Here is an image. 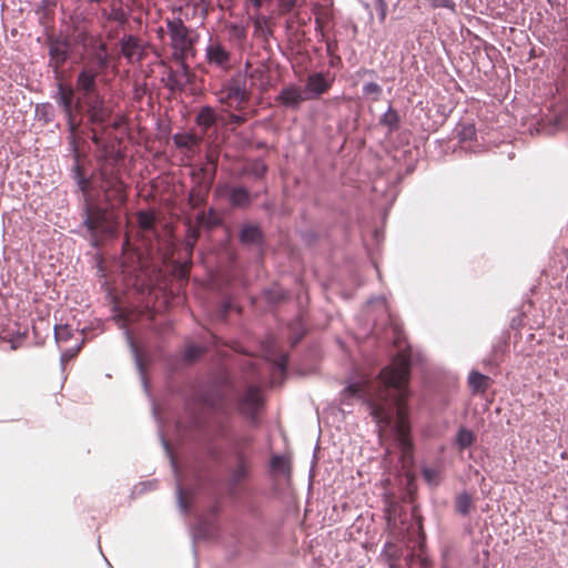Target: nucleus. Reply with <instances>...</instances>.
I'll use <instances>...</instances> for the list:
<instances>
[{"instance_id": "f257e3e1", "label": "nucleus", "mask_w": 568, "mask_h": 568, "mask_svg": "<svg viewBox=\"0 0 568 568\" xmlns=\"http://www.w3.org/2000/svg\"><path fill=\"white\" fill-rule=\"evenodd\" d=\"M409 375L410 356L402 352L381 371L377 381L372 384L354 383L345 389L351 396L367 399L371 414L381 428L388 427L396 417L394 430L403 458L410 457L413 453L407 407Z\"/></svg>"}, {"instance_id": "f03ea898", "label": "nucleus", "mask_w": 568, "mask_h": 568, "mask_svg": "<svg viewBox=\"0 0 568 568\" xmlns=\"http://www.w3.org/2000/svg\"><path fill=\"white\" fill-rule=\"evenodd\" d=\"M166 29L171 40L173 60L194 58V45L199 39L196 31L186 27L180 18L168 19Z\"/></svg>"}, {"instance_id": "7ed1b4c3", "label": "nucleus", "mask_w": 568, "mask_h": 568, "mask_svg": "<svg viewBox=\"0 0 568 568\" xmlns=\"http://www.w3.org/2000/svg\"><path fill=\"white\" fill-rule=\"evenodd\" d=\"M320 95V72L308 77L305 87L287 85L283 88L277 97V101L290 109H297L302 102L315 99Z\"/></svg>"}, {"instance_id": "20e7f679", "label": "nucleus", "mask_w": 568, "mask_h": 568, "mask_svg": "<svg viewBox=\"0 0 568 568\" xmlns=\"http://www.w3.org/2000/svg\"><path fill=\"white\" fill-rule=\"evenodd\" d=\"M215 94L220 103L236 110L242 109L250 101L245 75L232 77Z\"/></svg>"}, {"instance_id": "39448f33", "label": "nucleus", "mask_w": 568, "mask_h": 568, "mask_svg": "<svg viewBox=\"0 0 568 568\" xmlns=\"http://www.w3.org/2000/svg\"><path fill=\"white\" fill-rule=\"evenodd\" d=\"M100 189L111 207L121 205L126 200L124 183L108 164H103L100 169Z\"/></svg>"}, {"instance_id": "423d86ee", "label": "nucleus", "mask_w": 568, "mask_h": 568, "mask_svg": "<svg viewBox=\"0 0 568 568\" xmlns=\"http://www.w3.org/2000/svg\"><path fill=\"white\" fill-rule=\"evenodd\" d=\"M84 213V224L92 235L111 234L114 232L113 223L105 209L87 203Z\"/></svg>"}, {"instance_id": "0eeeda50", "label": "nucleus", "mask_w": 568, "mask_h": 568, "mask_svg": "<svg viewBox=\"0 0 568 568\" xmlns=\"http://www.w3.org/2000/svg\"><path fill=\"white\" fill-rule=\"evenodd\" d=\"M250 438L243 442H236L234 445L235 465L230 469L229 487L232 494H235L236 487L248 478L251 459L242 450V445H248Z\"/></svg>"}, {"instance_id": "6e6552de", "label": "nucleus", "mask_w": 568, "mask_h": 568, "mask_svg": "<svg viewBox=\"0 0 568 568\" xmlns=\"http://www.w3.org/2000/svg\"><path fill=\"white\" fill-rule=\"evenodd\" d=\"M232 52L219 38H210L205 48V61L222 72H227L232 68Z\"/></svg>"}, {"instance_id": "1a4fd4ad", "label": "nucleus", "mask_w": 568, "mask_h": 568, "mask_svg": "<svg viewBox=\"0 0 568 568\" xmlns=\"http://www.w3.org/2000/svg\"><path fill=\"white\" fill-rule=\"evenodd\" d=\"M71 52V44L64 38L49 39V67L53 69L55 78L60 77L61 68L68 61Z\"/></svg>"}, {"instance_id": "9d476101", "label": "nucleus", "mask_w": 568, "mask_h": 568, "mask_svg": "<svg viewBox=\"0 0 568 568\" xmlns=\"http://www.w3.org/2000/svg\"><path fill=\"white\" fill-rule=\"evenodd\" d=\"M174 61L178 68L169 70L165 85L171 91H183L192 82L194 74L186 62L187 60Z\"/></svg>"}, {"instance_id": "9b49d317", "label": "nucleus", "mask_w": 568, "mask_h": 568, "mask_svg": "<svg viewBox=\"0 0 568 568\" xmlns=\"http://www.w3.org/2000/svg\"><path fill=\"white\" fill-rule=\"evenodd\" d=\"M120 48L122 55L129 63L140 62L145 55L143 41L133 34H124L120 39Z\"/></svg>"}, {"instance_id": "f8f14e48", "label": "nucleus", "mask_w": 568, "mask_h": 568, "mask_svg": "<svg viewBox=\"0 0 568 568\" xmlns=\"http://www.w3.org/2000/svg\"><path fill=\"white\" fill-rule=\"evenodd\" d=\"M99 72L92 67H82L79 71L75 80V89L81 98L95 94L99 92L98 90V79Z\"/></svg>"}, {"instance_id": "ddd939ff", "label": "nucleus", "mask_w": 568, "mask_h": 568, "mask_svg": "<svg viewBox=\"0 0 568 568\" xmlns=\"http://www.w3.org/2000/svg\"><path fill=\"white\" fill-rule=\"evenodd\" d=\"M91 45L92 50L83 67H92L100 73L109 65L110 55L108 52V45L100 39H92Z\"/></svg>"}, {"instance_id": "4468645a", "label": "nucleus", "mask_w": 568, "mask_h": 568, "mask_svg": "<svg viewBox=\"0 0 568 568\" xmlns=\"http://www.w3.org/2000/svg\"><path fill=\"white\" fill-rule=\"evenodd\" d=\"M263 351L265 358L273 364L274 372L284 374L287 364V354L277 351L275 338L268 337L263 342Z\"/></svg>"}, {"instance_id": "2eb2a0df", "label": "nucleus", "mask_w": 568, "mask_h": 568, "mask_svg": "<svg viewBox=\"0 0 568 568\" xmlns=\"http://www.w3.org/2000/svg\"><path fill=\"white\" fill-rule=\"evenodd\" d=\"M262 405L260 388L248 386L243 396L239 399V410L247 417H254Z\"/></svg>"}, {"instance_id": "dca6fc26", "label": "nucleus", "mask_w": 568, "mask_h": 568, "mask_svg": "<svg viewBox=\"0 0 568 568\" xmlns=\"http://www.w3.org/2000/svg\"><path fill=\"white\" fill-rule=\"evenodd\" d=\"M74 89L72 87H65L62 83H58L55 100L62 108L65 116H70L74 113L75 109L81 108V98L74 104Z\"/></svg>"}, {"instance_id": "f3484780", "label": "nucleus", "mask_w": 568, "mask_h": 568, "mask_svg": "<svg viewBox=\"0 0 568 568\" xmlns=\"http://www.w3.org/2000/svg\"><path fill=\"white\" fill-rule=\"evenodd\" d=\"M223 190L233 207L246 209L250 206L252 200L246 187L225 185Z\"/></svg>"}, {"instance_id": "a211bd4d", "label": "nucleus", "mask_w": 568, "mask_h": 568, "mask_svg": "<svg viewBox=\"0 0 568 568\" xmlns=\"http://www.w3.org/2000/svg\"><path fill=\"white\" fill-rule=\"evenodd\" d=\"M195 123L201 128L205 134L211 128L217 123V114L213 108L205 105L202 106L195 118Z\"/></svg>"}, {"instance_id": "6ab92c4d", "label": "nucleus", "mask_w": 568, "mask_h": 568, "mask_svg": "<svg viewBox=\"0 0 568 568\" xmlns=\"http://www.w3.org/2000/svg\"><path fill=\"white\" fill-rule=\"evenodd\" d=\"M262 231L257 225L244 224L240 232V241L245 245H260L262 243Z\"/></svg>"}, {"instance_id": "aec40b11", "label": "nucleus", "mask_w": 568, "mask_h": 568, "mask_svg": "<svg viewBox=\"0 0 568 568\" xmlns=\"http://www.w3.org/2000/svg\"><path fill=\"white\" fill-rule=\"evenodd\" d=\"M491 379L477 371L470 372L468 376V385L473 393L484 394L490 386Z\"/></svg>"}, {"instance_id": "412c9836", "label": "nucleus", "mask_w": 568, "mask_h": 568, "mask_svg": "<svg viewBox=\"0 0 568 568\" xmlns=\"http://www.w3.org/2000/svg\"><path fill=\"white\" fill-rule=\"evenodd\" d=\"M267 172V165L261 159H254L246 163L242 170L243 174H248L255 180H261Z\"/></svg>"}, {"instance_id": "4be33fe9", "label": "nucleus", "mask_w": 568, "mask_h": 568, "mask_svg": "<svg viewBox=\"0 0 568 568\" xmlns=\"http://www.w3.org/2000/svg\"><path fill=\"white\" fill-rule=\"evenodd\" d=\"M81 101L87 108L88 115L105 108L104 98L100 92L81 98Z\"/></svg>"}, {"instance_id": "5701e85b", "label": "nucleus", "mask_w": 568, "mask_h": 568, "mask_svg": "<svg viewBox=\"0 0 568 568\" xmlns=\"http://www.w3.org/2000/svg\"><path fill=\"white\" fill-rule=\"evenodd\" d=\"M101 14L108 21H114L120 24H124L126 22V13L120 6L111 4L110 9H103Z\"/></svg>"}, {"instance_id": "b1692460", "label": "nucleus", "mask_w": 568, "mask_h": 568, "mask_svg": "<svg viewBox=\"0 0 568 568\" xmlns=\"http://www.w3.org/2000/svg\"><path fill=\"white\" fill-rule=\"evenodd\" d=\"M475 439L476 437L471 430L465 427H460L456 436V445L460 450H464L470 447L474 444Z\"/></svg>"}, {"instance_id": "393cba45", "label": "nucleus", "mask_w": 568, "mask_h": 568, "mask_svg": "<svg viewBox=\"0 0 568 568\" xmlns=\"http://www.w3.org/2000/svg\"><path fill=\"white\" fill-rule=\"evenodd\" d=\"M138 224L142 231L151 232L154 230L155 215L150 211H140L138 213Z\"/></svg>"}, {"instance_id": "a878e982", "label": "nucleus", "mask_w": 568, "mask_h": 568, "mask_svg": "<svg viewBox=\"0 0 568 568\" xmlns=\"http://www.w3.org/2000/svg\"><path fill=\"white\" fill-rule=\"evenodd\" d=\"M471 506H473V498L468 493H462V494L457 495L456 501H455V507L459 514H462L463 516L468 515Z\"/></svg>"}, {"instance_id": "bb28decb", "label": "nucleus", "mask_w": 568, "mask_h": 568, "mask_svg": "<svg viewBox=\"0 0 568 568\" xmlns=\"http://www.w3.org/2000/svg\"><path fill=\"white\" fill-rule=\"evenodd\" d=\"M174 143L180 149H192L200 143V138L193 134H176Z\"/></svg>"}, {"instance_id": "cd10ccee", "label": "nucleus", "mask_w": 568, "mask_h": 568, "mask_svg": "<svg viewBox=\"0 0 568 568\" xmlns=\"http://www.w3.org/2000/svg\"><path fill=\"white\" fill-rule=\"evenodd\" d=\"M271 468L273 471L288 475L290 474V462L284 456L275 455L271 459Z\"/></svg>"}, {"instance_id": "c85d7f7f", "label": "nucleus", "mask_w": 568, "mask_h": 568, "mask_svg": "<svg viewBox=\"0 0 568 568\" xmlns=\"http://www.w3.org/2000/svg\"><path fill=\"white\" fill-rule=\"evenodd\" d=\"M202 400L205 406L220 410L224 408V398L220 392H215L214 394H206L202 397Z\"/></svg>"}, {"instance_id": "c756f323", "label": "nucleus", "mask_w": 568, "mask_h": 568, "mask_svg": "<svg viewBox=\"0 0 568 568\" xmlns=\"http://www.w3.org/2000/svg\"><path fill=\"white\" fill-rule=\"evenodd\" d=\"M290 331L292 333L291 344L295 346L304 336L305 327L301 318H297L290 325Z\"/></svg>"}, {"instance_id": "7c9ffc66", "label": "nucleus", "mask_w": 568, "mask_h": 568, "mask_svg": "<svg viewBox=\"0 0 568 568\" xmlns=\"http://www.w3.org/2000/svg\"><path fill=\"white\" fill-rule=\"evenodd\" d=\"M176 496L181 511L186 514L190 508L189 491L182 487L181 480L179 478L176 484Z\"/></svg>"}, {"instance_id": "2f4dec72", "label": "nucleus", "mask_w": 568, "mask_h": 568, "mask_svg": "<svg viewBox=\"0 0 568 568\" xmlns=\"http://www.w3.org/2000/svg\"><path fill=\"white\" fill-rule=\"evenodd\" d=\"M197 222L206 227H213L219 224L220 220L214 210L202 212L197 215Z\"/></svg>"}, {"instance_id": "473e14b6", "label": "nucleus", "mask_w": 568, "mask_h": 568, "mask_svg": "<svg viewBox=\"0 0 568 568\" xmlns=\"http://www.w3.org/2000/svg\"><path fill=\"white\" fill-rule=\"evenodd\" d=\"M54 337L58 343L67 342L72 337V328L69 325H57Z\"/></svg>"}, {"instance_id": "72a5a7b5", "label": "nucleus", "mask_w": 568, "mask_h": 568, "mask_svg": "<svg viewBox=\"0 0 568 568\" xmlns=\"http://www.w3.org/2000/svg\"><path fill=\"white\" fill-rule=\"evenodd\" d=\"M363 92L365 95L372 97L373 101H378L382 94V87L376 82H368L364 85Z\"/></svg>"}, {"instance_id": "f704fd0d", "label": "nucleus", "mask_w": 568, "mask_h": 568, "mask_svg": "<svg viewBox=\"0 0 568 568\" xmlns=\"http://www.w3.org/2000/svg\"><path fill=\"white\" fill-rule=\"evenodd\" d=\"M73 172H74V179L77 180L78 185L84 192L88 189L90 181H89V179L85 178V175L78 162L75 163V165L73 168Z\"/></svg>"}, {"instance_id": "c9c22d12", "label": "nucleus", "mask_w": 568, "mask_h": 568, "mask_svg": "<svg viewBox=\"0 0 568 568\" xmlns=\"http://www.w3.org/2000/svg\"><path fill=\"white\" fill-rule=\"evenodd\" d=\"M422 475L429 485L437 486L440 481L439 471L434 468H424Z\"/></svg>"}, {"instance_id": "e433bc0d", "label": "nucleus", "mask_w": 568, "mask_h": 568, "mask_svg": "<svg viewBox=\"0 0 568 568\" xmlns=\"http://www.w3.org/2000/svg\"><path fill=\"white\" fill-rule=\"evenodd\" d=\"M108 118H109V111L106 110V108H103L99 111H95V112L89 114V119H90L91 123L98 124V125H103L105 123V121L108 120Z\"/></svg>"}, {"instance_id": "4c0bfd02", "label": "nucleus", "mask_w": 568, "mask_h": 568, "mask_svg": "<svg viewBox=\"0 0 568 568\" xmlns=\"http://www.w3.org/2000/svg\"><path fill=\"white\" fill-rule=\"evenodd\" d=\"M203 353V348L196 345H190L186 347L184 352V359L186 362H194Z\"/></svg>"}, {"instance_id": "58836bf2", "label": "nucleus", "mask_w": 568, "mask_h": 568, "mask_svg": "<svg viewBox=\"0 0 568 568\" xmlns=\"http://www.w3.org/2000/svg\"><path fill=\"white\" fill-rule=\"evenodd\" d=\"M266 298L272 303H277L285 297V292L281 287H273L265 292Z\"/></svg>"}, {"instance_id": "ea45409f", "label": "nucleus", "mask_w": 568, "mask_h": 568, "mask_svg": "<svg viewBox=\"0 0 568 568\" xmlns=\"http://www.w3.org/2000/svg\"><path fill=\"white\" fill-rule=\"evenodd\" d=\"M230 31H231V36L240 42H243L246 39V30L244 27H242L240 24H235V23L231 24Z\"/></svg>"}, {"instance_id": "a19ab883", "label": "nucleus", "mask_w": 568, "mask_h": 568, "mask_svg": "<svg viewBox=\"0 0 568 568\" xmlns=\"http://www.w3.org/2000/svg\"><path fill=\"white\" fill-rule=\"evenodd\" d=\"M382 121L384 124L388 125L389 128H396L398 125L399 118H398L397 112L390 109L388 112H386L384 114Z\"/></svg>"}, {"instance_id": "79ce46f5", "label": "nucleus", "mask_w": 568, "mask_h": 568, "mask_svg": "<svg viewBox=\"0 0 568 568\" xmlns=\"http://www.w3.org/2000/svg\"><path fill=\"white\" fill-rule=\"evenodd\" d=\"M329 6H332V0H322V28L333 18V12L328 9Z\"/></svg>"}, {"instance_id": "37998d69", "label": "nucleus", "mask_w": 568, "mask_h": 568, "mask_svg": "<svg viewBox=\"0 0 568 568\" xmlns=\"http://www.w3.org/2000/svg\"><path fill=\"white\" fill-rule=\"evenodd\" d=\"M387 2L386 0H375V9L378 13L379 22H384L387 16Z\"/></svg>"}, {"instance_id": "c03bdc74", "label": "nucleus", "mask_w": 568, "mask_h": 568, "mask_svg": "<svg viewBox=\"0 0 568 568\" xmlns=\"http://www.w3.org/2000/svg\"><path fill=\"white\" fill-rule=\"evenodd\" d=\"M200 235V232L195 227H189L187 235H186V244L190 247V250L193 248L195 242L197 241Z\"/></svg>"}, {"instance_id": "a18cd8bd", "label": "nucleus", "mask_w": 568, "mask_h": 568, "mask_svg": "<svg viewBox=\"0 0 568 568\" xmlns=\"http://www.w3.org/2000/svg\"><path fill=\"white\" fill-rule=\"evenodd\" d=\"M458 134L462 140H471L475 135V128L473 125L463 126V130Z\"/></svg>"}, {"instance_id": "49530a36", "label": "nucleus", "mask_w": 568, "mask_h": 568, "mask_svg": "<svg viewBox=\"0 0 568 568\" xmlns=\"http://www.w3.org/2000/svg\"><path fill=\"white\" fill-rule=\"evenodd\" d=\"M68 121L69 131L74 134L78 131L79 122L75 121V115L72 113L70 116H65Z\"/></svg>"}, {"instance_id": "de8ad7c7", "label": "nucleus", "mask_w": 568, "mask_h": 568, "mask_svg": "<svg viewBox=\"0 0 568 568\" xmlns=\"http://www.w3.org/2000/svg\"><path fill=\"white\" fill-rule=\"evenodd\" d=\"M433 7L454 9L455 3L452 0H433Z\"/></svg>"}, {"instance_id": "09e8293b", "label": "nucleus", "mask_w": 568, "mask_h": 568, "mask_svg": "<svg viewBox=\"0 0 568 568\" xmlns=\"http://www.w3.org/2000/svg\"><path fill=\"white\" fill-rule=\"evenodd\" d=\"M80 351V346H77L75 349H68V351H64L61 355V362L64 363L69 359H71L73 356H75V354Z\"/></svg>"}, {"instance_id": "8fccbe9b", "label": "nucleus", "mask_w": 568, "mask_h": 568, "mask_svg": "<svg viewBox=\"0 0 568 568\" xmlns=\"http://www.w3.org/2000/svg\"><path fill=\"white\" fill-rule=\"evenodd\" d=\"M245 121H246V118L243 115L233 114V113L230 114V123H232V124L241 125Z\"/></svg>"}, {"instance_id": "3c124183", "label": "nucleus", "mask_w": 568, "mask_h": 568, "mask_svg": "<svg viewBox=\"0 0 568 568\" xmlns=\"http://www.w3.org/2000/svg\"><path fill=\"white\" fill-rule=\"evenodd\" d=\"M313 16H314L315 30H318L320 29V9L317 8L316 4L314 6V9H313Z\"/></svg>"}, {"instance_id": "603ef678", "label": "nucleus", "mask_w": 568, "mask_h": 568, "mask_svg": "<svg viewBox=\"0 0 568 568\" xmlns=\"http://www.w3.org/2000/svg\"><path fill=\"white\" fill-rule=\"evenodd\" d=\"M266 23V19L265 18H262V19H256L255 22H254V27H255V31L258 32V31H263V26Z\"/></svg>"}, {"instance_id": "864d4df0", "label": "nucleus", "mask_w": 568, "mask_h": 568, "mask_svg": "<svg viewBox=\"0 0 568 568\" xmlns=\"http://www.w3.org/2000/svg\"><path fill=\"white\" fill-rule=\"evenodd\" d=\"M87 38H88V33L82 31V32H79V34L77 37V41L80 43H84Z\"/></svg>"}, {"instance_id": "5fc2aeb1", "label": "nucleus", "mask_w": 568, "mask_h": 568, "mask_svg": "<svg viewBox=\"0 0 568 568\" xmlns=\"http://www.w3.org/2000/svg\"><path fill=\"white\" fill-rule=\"evenodd\" d=\"M562 120H564V115L555 116L554 122H555V125L557 129L562 126Z\"/></svg>"}, {"instance_id": "6e6d98bb", "label": "nucleus", "mask_w": 568, "mask_h": 568, "mask_svg": "<svg viewBox=\"0 0 568 568\" xmlns=\"http://www.w3.org/2000/svg\"><path fill=\"white\" fill-rule=\"evenodd\" d=\"M71 18H75L78 21H83L85 19L82 12H78V10H74Z\"/></svg>"}, {"instance_id": "4d7b16f0", "label": "nucleus", "mask_w": 568, "mask_h": 568, "mask_svg": "<svg viewBox=\"0 0 568 568\" xmlns=\"http://www.w3.org/2000/svg\"><path fill=\"white\" fill-rule=\"evenodd\" d=\"M230 307H231L230 303H224L223 310H222V316L223 317L226 315V313L229 312Z\"/></svg>"}, {"instance_id": "13d9d810", "label": "nucleus", "mask_w": 568, "mask_h": 568, "mask_svg": "<svg viewBox=\"0 0 568 568\" xmlns=\"http://www.w3.org/2000/svg\"><path fill=\"white\" fill-rule=\"evenodd\" d=\"M318 450H320V437L317 438L315 447H314V457H316Z\"/></svg>"}, {"instance_id": "bf43d9fd", "label": "nucleus", "mask_w": 568, "mask_h": 568, "mask_svg": "<svg viewBox=\"0 0 568 568\" xmlns=\"http://www.w3.org/2000/svg\"><path fill=\"white\" fill-rule=\"evenodd\" d=\"M252 1H253L254 7H256L257 9L262 7L263 0H252Z\"/></svg>"}, {"instance_id": "052dcab7", "label": "nucleus", "mask_w": 568, "mask_h": 568, "mask_svg": "<svg viewBox=\"0 0 568 568\" xmlns=\"http://www.w3.org/2000/svg\"><path fill=\"white\" fill-rule=\"evenodd\" d=\"M326 88H327V83L322 78V87H321L322 93L326 90Z\"/></svg>"}, {"instance_id": "680f3d73", "label": "nucleus", "mask_w": 568, "mask_h": 568, "mask_svg": "<svg viewBox=\"0 0 568 568\" xmlns=\"http://www.w3.org/2000/svg\"><path fill=\"white\" fill-rule=\"evenodd\" d=\"M286 6H292L293 4V0H284Z\"/></svg>"}, {"instance_id": "e2e57ef3", "label": "nucleus", "mask_w": 568, "mask_h": 568, "mask_svg": "<svg viewBox=\"0 0 568 568\" xmlns=\"http://www.w3.org/2000/svg\"><path fill=\"white\" fill-rule=\"evenodd\" d=\"M92 140H93L94 143L99 142V140H98V138L95 135H93Z\"/></svg>"}, {"instance_id": "0e129e2a", "label": "nucleus", "mask_w": 568, "mask_h": 568, "mask_svg": "<svg viewBox=\"0 0 568 568\" xmlns=\"http://www.w3.org/2000/svg\"><path fill=\"white\" fill-rule=\"evenodd\" d=\"M331 50H332V45H331V43H327V51L331 52Z\"/></svg>"}, {"instance_id": "69168bd1", "label": "nucleus", "mask_w": 568, "mask_h": 568, "mask_svg": "<svg viewBox=\"0 0 568 568\" xmlns=\"http://www.w3.org/2000/svg\"><path fill=\"white\" fill-rule=\"evenodd\" d=\"M138 366L140 369H142V364L140 362H138Z\"/></svg>"}]
</instances>
